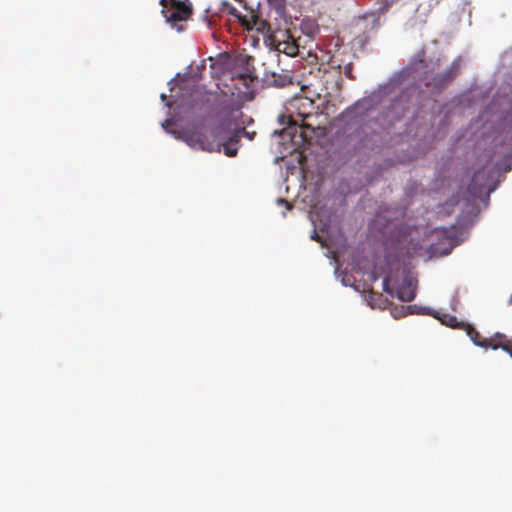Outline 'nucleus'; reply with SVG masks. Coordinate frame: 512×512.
Wrapping results in <instances>:
<instances>
[{"label": "nucleus", "instance_id": "20", "mask_svg": "<svg viewBox=\"0 0 512 512\" xmlns=\"http://www.w3.org/2000/svg\"><path fill=\"white\" fill-rule=\"evenodd\" d=\"M161 99H162V100H165V99H166V95H165V94H162V95H161Z\"/></svg>", "mask_w": 512, "mask_h": 512}, {"label": "nucleus", "instance_id": "14", "mask_svg": "<svg viewBox=\"0 0 512 512\" xmlns=\"http://www.w3.org/2000/svg\"><path fill=\"white\" fill-rule=\"evenodd\" d=\"M192 99H193V102H196V104H198V102L201 103V106H204L205 102L208 101V98H207V95L205 93H201V92H194L192 94ZM202 109V107H200Z\"/></svg>", "mask_w": 512, "mask_h": 512}, {"label": "nucleus", "instance_id": "16", "mask_svg": "<svg viewBox=\"0 0 512 512\" xmlns=\"http://www.w3.org/2000/svg\"><path fill=\"white\" fill-rule=\"evenodd\" d=\"M277 201L280 204H284L286 206V208L289 210L292 208V205L287 200H285L283 198H279Z\"/></svg>", "mask_w": 512, "mask_h": 512}, {"label": "nucleus", "instance_id": "1", "mask_svg": "<svg viewBox=\"0 0 512 512\" xmlns=\"http://www.w3.org/2000/svg\"><path fill=\"white\" fill-rule=\"evenodd\" d=\"M314 102L312 99L308 97H295L289 103V111L290 114L280 115L278 121L280 124H287L285 128H283L280 132L281 136L284 138L285 136H289L291 141H295L297 127H308L306 124L299 125L297 121L293 118V115L296 114L301 121H304L306 118L314 114Z\"/></svg>", "mask_w": 512, "mask_h": 512}, {"label": "nucleus", "instance_id": "18", "mask_svg": "<svg viewBox=\"0 0 512 512\" xmlns=\"http://www.w3.org/2000/svg\"><path fill=\"white\" fill-rule=\"evenodd\" d=\"M374 297H380V295H379V294L372 293V294H371V299H373Z\"/></svg>", "mask_w": 512, "mask_h": 512}, {"label": "nucleus", "instance_id": "8", "mask_svg": "<svg viewBox=\"0 0 512 512\" xmlns=\"http://www.w3.org/2000/svg\"><path fill=\"white\" fill-rule=\"evenodd\" d=\"M265 80L272 86L282 88L293 84V74L291 70L281 69L280 72L266 73Z\"/></svg>", "mask_w": 512, "mask_h": 512}, {"label": "nucleus", "instance_id": "4", "mask_svg": "<svg viewBox=\"0 0 512 512\" xmlns=\"http://www.w3.org/2000/svg\"><path fill=\"white\" fill-rule=\"evenodd\" d=\"M464 330L467 335L473 341V343L479 347L492 348L496 350L498 348L506 351L509 347L512 349V340L508 339L505 335L496 333L490 339L483 338L480 333L469 323L464 326Z\"/></svg>", "mask_w": 512, "mask_h": 512}, {"label": "nucleus", "instance_id": "19", "mask_svg": "<svg viewBox=\"0 0 512 512\" xmlns=\"http://www.w3.org/2000/svg\"><path fill=\"white\" fill-rule=\"evenodd\" d=\"M507 353L510 354V356L512 357V349H510V347L506 350Z\"/></svg>", "mask_w": 512, "mask_h": 512}, {"label": "nucleus", "instance_id": "5", "mask_svg": "<svg viewBox=\"0 0 512 512\" xmlns=\"http://www.w3.org/2000/svg\"><path fill=\"white\" fill-rule=\"evenodd\" d=\"M266 43L271 49L287 56H295L298 53V45L289 30H278L270 34Z\"/></svg>", "mask_w": 512, "mask_h": 512}, {"label": "nucleus", "instance_id": "11", "mask_svg": "<svg viewBox=\"0 0 512 512\" xmlns=\"http://www.w3.org/2000/svg\"><path fill=\"white\" fill-rule=\"evenodd\" d=\"M457 74V67L455 65H451V67L443 73L439 78V83L441 85L447 84L452 81Z\"/></svg>", "mask_w": 512, "mask_h": 512}, {"label": "nucleus", "instance_id": "9", "mask_svg": "<svg viewBox=\"0 0 512 512\" xmlns=\"http://www.w3.org/2000/svg\"><path fill=\"white\" fill-rule=\"evenodd\" d=\"M242 24L245 25L248 29L255 28L258 32L262 33L266 36V39L268 36L275 31L271 30V25L266 22L265 20L259 19L258 17L252 16L251 21L243 20Z\"/></svg>", "mask_w": 512, "mask_h": 512}, {"label": "nucleus", "instance_id": "6", "mask_svg": "<svg viewBox=\"0 0 512 512\" xmlns=\"http://www.w3.org/2000/svg\"><path fill=\"white\" fill-rule=\"evenodd\" d=\"M417 280L410 275H405L402 279L401 284L396 288L394 292L390 287V279L386 277L383 280V290L390 294L392 297H397L403 302H411L416 296Z\"/></svg>", "mask_w": 512, "mask_h": 512}, {"label": "nucleus", "instance_id": "15", "mask_svg": "<svg viewBox=\"0 0 512 512\" xmlns=\"http://www.w3.org/2000/svg\"><path fill=\"white\" fill-rule=\"evenodd\" d=\"M344 74L346 77H348L349 79H354L355 77L353 76L352 74V65L351 64H348L344 67Z\"/></svg>", "mask_w": 512, "mask_h": 512}, {"label": "nucleus", "instance_id": "12", "mask_svg": "<svg viewBox=\"0 0 512 512\" xmlns=\"http://www.w3.org/2000/svg\"><path fill=\"white\" fill-rule=\"evenodd\" d=\"M267 2L279 15L286 12L287 0H267Z\"/></svg>", "mask_w": 512, "mask_h": 512}, {"label": "nucleus", "instance_id": "2", "mask_svg": "<svg viewBox=\"0 0 512 512\" xmlns=\"http://www.w3.org/2000/svg\"><path fill=\"white\" fill-rule=\"evenodd\" d=\"M221 126L214 127L207 134L202 126L187 127L182 132L183 140L192 148L200 149L208 152L220 151L221 141L219 139V131Z\"/></svg>", "mask_w": 512, "mask_h": 512}, {"label": "nucleus", "instance_id": "10", "mask_svg": "<svg viewBox=\"0 0 512 512\" xmlns=\"http://www.w3.org/2000/svg\"><path fill=\"white\" fill-rule=\"evenodd\" d=\"M442 324H445L448 327L454 329H462L464 330V326L467 324L466 322L459 321L456 316L443 314L442 317H439Z\"/></svg>", "mask_w": 512, "mask_h": 512}, {"label": "nucleus", "instance_id": "21", "mask_svg": "<svg viewBox=\"0 0 512 512\" xmlns=\"http://www.w3.org/2000/svg\"><path fill=\"white\" fill-rule=\"evenodd\" d=\"M299 138H301V139L303 138V133L302 132H300Z\"/></svg>", "mask_w": 512, "mask_h": 512}, {"label": "nucleus", "instance_id": "7", "mask_svg": "<svg viewBox=\"0 0 512 512\" xmlns=\"http://www.w3.org/2000/svg\"><path fill=\"white\" fill-rule=\"evenodd\" d=\"M224 129L221 126V130L219 131V139L221 141V147H223L225 155L229 157L236 156L237 147L239 137L241 135H249L244 128L237 130L228 140H226V136L224 135Z\"/></svg>", "mask_w": 512, "mask_h": 512}, {"label": "nucleus", "instance_id": "3", "mask_svg": "<svg viewBox=\"0 0 512 512\" xmlns=\"http://www.w3.org/2000/svg\"><path fill=\"white\" fill-rule=\"evenodd\" d=\"M160 5L166 22L177 31H182L181 23L186 22L192 15V5L189 0H160Z\"/></svg>", "mask_w": 512, "mask_h": 512}, {"label": "nucleus", "instance_id": "13", "mask_svg": "<svg viewBox=\"0 0 512 512\" xmlns=\"http://www.w3.org/2000/svg\"><path fill=\"white\" fill-rule=\"evenodd\" d=\"M417 307L415 305H410V306H401L400 307V310L397 311L396 314H394V316L397 318V317H400V316H405L407 314H414V313H418L417 311Z\"/></svg>", "mask_w": 512, "mask_h": 512}, {"label": "nucleus", "instance_id": "17", "mask_svg": "<svg viewBox=\"0 0 512 512\" xmlns=\"http://www.w3.org/2000/svg\"><path fill=\"white\" fill-rule=\"evenodd\" d=\"M479 175H480V172H476V173L474 174V176H473L472 181H473V182H477Z\"/></svg>", "mask_w": 512, "mask_h": 512}]
</instances>
